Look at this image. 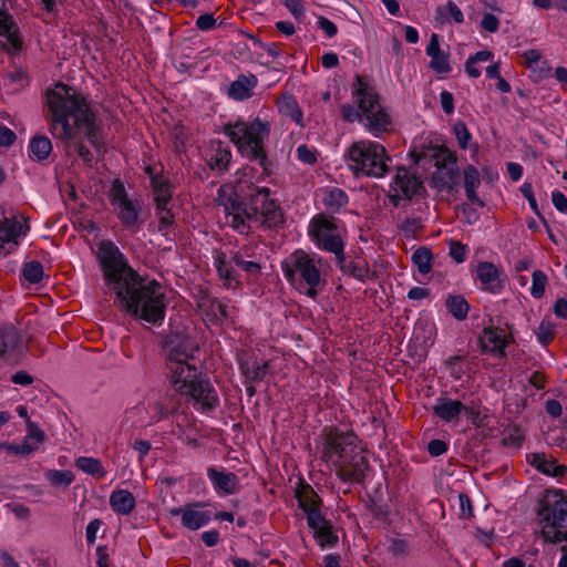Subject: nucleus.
Masks as SVG:
<instances>
[{
    "instance_id": "nucleus-53",
    "label": "nucleus",
    "mask_w": 567,
    "mask_h": 567,
    "mask_svg": "<svg viewBox=\"0 0 567 567\" xmlns=\"http://www.w3.org/2000/svg\"><path fill=\"white\" fill-rule=\"evenodd\" d=\"M2 37L6 38V40H7V44H6L4 49L9 53L14 54L21 50L22 40L19 34V28L13 29L12 32L7 33Z\"/></svg>"
},
{
    "instance_id": "nucleus-17",
    "label": "nucleus",
    "mask_w": 567,
    "mask_h": 567,
    "mask_svg": "<svg viewBox=\"0 0 567 567\" xmlns=\"http://www.w3.org/2000/svg\"><path fill=\"white\" fill-rule=\"evenodd\" d=\"M238 365L247 383L262 382L269 372L270 362L259 361L257 355L250 351H243L238 354Z\"/></svg>"
},
{
    "instance_id": "nucleus-22",
    "label": "nucleus",
    "mask_w": 567,
    "mask_h": 567,
    "mask_svg": "<svg viewBox=\"0 0 567 567\" xmlns=\"http://www.w3.org/2000/svg\"><path fill=\"white\" fill-rule=\"evenodd\" d=\"M391 188L394 192H400L405 199L410 200L423 189V183L419 177L410 174L405 167H399Z\"/></svg>"
},
{
    "instance_id": "nucleus-9",
    "label": "nucleus",
    "mask_w": 567,
    "mask_h": 567,
    "mask_svg": "<svg viewBox=\"0 0 567 567\" xmlns=\"http://www.w3.org/2000/svg\"><path fill=\"white\" fill-rule=\"evenodd\" d=\"M338 221L333 216L317 214L310 221L309 236L319 249L333 254L336 259H341L344 241Z\"/></svg>"
},
{
    "instance_id": "nucleus-10",
    "label": "nucleus",
    "mask_w": 567,
    "mask_h": 567,
    "mask_svg": "<svg viewBox=\"0 0 567 567\" xmlns=\"http://www.w3.org/2000/svg\"><path fill=\"white\" fill-rule=\"evenodd\" d=\"M214 265L219 278L227 288H237L240 286V276L235 267H240L249 277L261 275V266L255 261H247L239 251H230L227 255L223 250H216Z\"/></svg>"
},
{
    "instance_id": "nucleus-21",
    "label": "nucleus",
    "mask_w": 567,
    "mask_h": 567,
    "mask_svg": "<svg viewBox=\"0 0 567 567\" xmlns=\"http://www.w3.org/2000/svg\"><path fill=\"white\" fill-rule=\"evenodd\" d=\"M166 367L169 370V382L178 394L198 375L195 367H192L188 361H178V363L167 361Z\"/></svg>"
},
{
    "instance_id": "nucleus-42",
    "label": "nucleus",
    "mask_w": 567,
    "mask_h": 567,
    "mask_svg": "<svg viewBox=\"0 0 567 567\" xmlns=\"http://www.w3.org/2000/svg\"><path fill=\"white\" fill-rule=\"evenodd\" d=\"M75 465L79 470L86 474L104 477L106 471L104 470L102 462L99 458L81 456L75 461Z\"/></svg>"
},
{
    "instance_id": "nucleus-26",
    "label": "nucleus",
    "mask_w": 567,
    "mask_h": 567,
    "mask_svg": "<svg viewBox=\"0 0 567 567\" xmlns=\"http://www.w3.org/2000/svg\"><path fill=\"white\" fill-rule=\"evenodd\" d=\"M258 80L256 75H239L236 81H234L229 89L228 95L237 101H244L249 99L252 95L254 89L257 86Z\"/></svg>"
},
{
    "instance_id": "nucleus-34",
    "label": "nucleus",
    "mask_w": 567,
    "mask_h": 567,
    "mask_svg": "<svg viewBox=\"0 0 567 567\" xmlns=\"http://www.w3.org/2000/svg\"><path fill=\"white\" fill-rule=\"evenodd\" d=\"M280 113L302 126V111L292 94H284L278 101Z\"/></svg>"
},
{
    "instance_id": "nucleus-11",
    "label": "nucleus",
    "mask_w": 567,
    "mask_h": 567,
    "mask_svg": "<svg viewBox=\"0 0 567 567\" xmlns=\"http://www.w3.org/2000/svg\"><path fill=\"white\" fill-rule=\"evenodd\" d=\"M223 188L218 190V198L224 206L227 218H230V226L240 234H249V221L258 218L256 207L251 205V194L248 200L233 190L227 196L221 197Z\"/></svg>"
},
{
    "instance_id": "nucleus-56",
    "label": "nucleus",
    "mask_w": 567,
    "mask_h": 567,
    "mask_svg": "<svg viewBox=\"0 0 567 567\" xmlns=\"http://www.w3.org/2000/svg\"><path fill=\"white\" fill-rule=\"evenodd\" d=\"M307 523L309 528L312 529L313 535L327 527L329 524H331L328 519H326L320 512H312L311 514L307 515Z\"/></svg>"
},
{
    "instance_id": "nucleus-43",
    "label": "nucleus",
    "mask_w": 567,
    "mask_h": 567,
    "mask_svg": "<svg viewBox=\"0 0 567 567\" xmlns=\"http://www.w3.org/2000/svg\"><path fill=\"white\" fill-rule=\"evenodd\" d=\"M47 481L54 487H69L74 481V474L69 470H48L44 473Z\"/></svg>"
},
{
    "instance_id": "nucleus-60",
    "label": "nucleus",
    "mask_w": 567,
    "mask_h": 567,
    "mask_svg": "<svg viewBox=\"0 0 567 567\" xmlns=\"http://www.w3.org/2000/svg\"><path fill=\"white\" fill-rule=\"evenodd\" d=\"M297 157L300 162L308 165H313L317 163L316 151L309 148L306 144L297 147Z\"/></svg>"
},
{
    "instance_id": "nucleus-30",
    "label": "nucleus",
    "mask_w": 567,
    "mask_h": 567,
    "mask_svg": "<svg viewBox=\"0 0 567 567\" xmlns=\"http://www.w3.org/2000/svg\"><path fill=\"white\" fill-rule=\"evenodd\" d=\"M135 497L127 489L113 491L110 496V505L112 509L121 515H128L135 507Z\"/></svg>"
},
{
    "instance_id": "nucleus-15",
    "label": "nucleus",
    "mask_w": 567,
    "mask_h": 567,
    "mask_svg": "<svg viewBox=\"0 0 567 567\" xmlns=\"http://www.w3.org/2000/svg\"><path fill=\"white\" fill-rule=\"evenodd\" d=\"M23 223L16 216L3 217L0 220V256L7 257L16 251L19 246V237L30 230L28 218L21 216Z\"/></svg>"
},
{
    "instance_id": "nucleus-29",
    "label": "nucleus",
    "mask_w": 567,
    "mask_h": 567,
    "mask_svg": "<svg viewBox=\"0 0 567 567\" xmlns=\"http://www.w3.org/2000/svg\"><path fill=\"white\" fill-rule=\"evenodd\" d=\"M465 405L458 400L440 398L433 406L434 414L445 422L458 419Z\"/></svg>"
},
{
    "instance_id": "nucleus-38",
    "label": "nucleus",
    "mask_w": 567,
    "mask_h": 567,
    "mask_svg": "<svg viewBox=\"0 0 567 567\" xmlns=\"http://www.w3.org/2000/svg\"><path fill=\"white\" fill-rule=\"evenodd\" d=\"M445 306H446L449 312L456 320L466 319L468 311H470L468 302L461 295H450L445 300Z\"/></svg>"
},
{
    "instance_id": "nucleus-5",
    "label": "nucleus",
    "mask_w": 567,
    "mask_h": 567,
    "mask_svg": "<svg viewBox=\"0 0 567 567\" xmlns=\"http://www.w3.org/2000/svg\"><path fill=\"white\" fill-rule=\"evenodd\" d=\"M223 132L229 137L243 157L257 162L264 174L270 175V162L265 148V141L268 140L270 134L269 122L259 117L249 123L237 120L234 123L225 124Z\"/></svg>"
},
{
    "instance_id": "nucleus-57",
    "label": "nucleus",
    "mask_w": 567,
    "mask_h": 567,
    "mask_svg": "<svg viewBox=\"0 0 567 567\" xmlns=\"http://www.w3.org/2000/svg\"><path fill=\"white\" fill-rule=\"evenodd\" d=\"M458 506H460V518L468 519L474 516L473 505L470 496L465 493H460L457 495Z\"/></svg>"
},
{
    "instance_id": "nucleus-33",
    "label": "nucleus",
    "mask_w": 567,
    "mask_h": 567,
    "mask_svg": "<svg viewBox=\"0 0 567 567\" xmlns=\"http://www.w3.org/2000/svg\"><path fill=\"white\" fill-rule=\"evenodd\" d=\"M30 158L37 162L45 161L52 152V142L49 137L37 134L34 135L28 146Z\"/></svg>"
},
{
    "instance_id": "nucleus-50",
    "label": "nucleus",
    "mask_w": 567,
    "mask_h": 567,
    "mask_svg": "<svg viewBox=\"0 0 567 567\" xmlns=\"http://www.w3.org/2000/svg\"><path fill=\"white\" fill-rule=\"evenodd\" d=\"M453 131L456 136L458 146L462 150H466L468 147L470 141L472 140V134L467 130L466 124L463 121H457L454 124Z\"/></svg>"
},
{
    "instance_id": "nucleus-28",
    "label": "nucleus",
    "mask_w": 567,
    "mask_h": 567,
    "mask_svg": "<svg viewBox=\"0 0 567 567\" xmlns=\"http://www.w3.org/2000/svg\"><path fill=\"white\" fill-rule=\"evenodd\" d=\"M464 188L467 199L480 207H484V202L478 197L476 189L481 185V176L478 169L474 165H467L463 169Z\"/></svg>"
},
{
    "instance_id": "nucleus-59",
    "label": "nucleus",
    "mask_w": 567,
    "mask_h": 567,
    "mask_svg": "<svg viewBox=\"0 0 567 567\" xmlns=\"http://www.w3.org/2000/svg\"><path fill=\"white\" fill-rule=\"evenodd\" d=\"M467 248L460 241H450V256L457 264H462L465 260Z\"/></svg>"
},
{
    "instance_id": "nucleus-19",
    "label": "nucleus",
    "mask_w": 567,
    "mask_h": 567,
    "mask_svg": "<svg viewBox=\"0 0 567 567\" xmlns=\"http://www.w3.org/2000/svg\"><path fill=\"white\" fill-rule=\"evenodd\" d=\"M476 278L481 282V289L484 291L497 295L504 289L502 271L493 262L480 261L476 266Z\"/></svg>"
},
{
    "instance_id": "nucleus-37",
    "label": "nucleus",
    "mask_w": 567,
    "mask_h": 567,
    "mask_svg": "<svg viewBox=\"0 0 567 567\" xmlns=\"http://www.w3.org/2000/svg\"><path fill=\"white\" fill-rule=\"evenodd\" d=\"M116 206L118 208V218L125 227H131L136 224L141 209L137 202L127 199Z\"/></svg>"
},
{
    "instance_id": "nucleus-63",
    "label": "nucleus",
    "mask_w": 567,
    "mask_h": 567,
    "mask_svg": "<svg viewBox=\"0 0 567 567\" xmlns=\"http://www.w3.org/2000/svg\"><path fill=\"white\" fill-rule=\"evenodd\" d=\"M28 430H27V436H29V440L34 441L35 444H40L44 441L45 433L42 429H40L35 423L28 420Z\"/></svg>"
},
{
    "instance_id": "nucleus-44",
    "label": "nucleus",
    "mask_w": 567,
    "mask_h": 567,
    "mask_svg": "<svg viewBox=\"0 0 567 567\" xmlns=\"http://www.w3.org/2000/svg\"><path fill=\"white\" fill-rule=\"evenodd\" d=\"M436 14V18L442 19V22L453 20L456 23H462L464 21L463 12L453 1H449L444 7H439Z\"/></svg>"
},
{
    "instance_id": "nucleus-2",
    "label": "nucleus",
    "mask_w": 567,
    "mask_h": 567,
    "mask_svg": "<svg viewBox=\"0 0 567 567\" xmlns=\"http://www.w3.org/2000/svg\"><path fill=\"white\" fill-rule=\"evenodd\" d=\"M45 97L50 133L62 142H73L78 155L91 166L94 156L82 138H86L96 153H101L105 144L96 112L81 92L62 82L48 90Z\"/></svg>"
},
{
    "instance_id": "nucleus-58",
    "label": "nucleus",
    "mask_w": 567,
    "mask_h": 567,
    "mask_svg": "<svg viewBox=\"0 0 567 567\" xmlns=\"http://www.w3.org/2000/svg\"><path fill=\"white\" fill-rule=\"evenodd\" d=\"M18 28L13 16L7 10H0V37L12 32L13 29Z\"/></svg>"
},
{
    "instance_id": "nucleus-64",
    "label": "nucleus",
    "mask_w": 567,
    "mask_h": 567,
    "mask_svg": "<svg viewBox=\"0 0 567 567\" xmlns=\"http://www.w3.org/2000/svg\"><path fill=\"white\" fill-rule=\"evenodd\" d=\"M216 25V20L212 13H205L197 18L196 27L202 31L213 30Z\"/></svg>"
},
{
    "instance_id": "nucleus-62",
    "label": "nucleus",
    "mask_w": 567,
    "mask_h": 567,
    "mask_svg": "<svg viewBox=\"0 0 567 567\" xmlns=\"http://www.w3.org/2000/svg\"><path fill=\"white\" fill-rule=\"evenodd\" d=\"M389 551L394 556L405 557L409 554V546L404 539L394 538L391 540Z\"/></svg>"
},
{
    "instance_id": "nucleus-3",
    "label": "nucleus",
    "mask_w": 567,
    "mask_h": 567,
    "mask_svg": "<svg viewBox=\"0 0 567 567\" xmlns=\"http://www.w3.org/2000/svg\"><path fill=\"white\" fill-rule=\"evenodd\" d=\"M322 458L336 466L342 482L362 484L370 468L369 460L353 431L331 427L323 434Z\"/></svg>"
},
{
    "instance_id": "nucleus-12",
    "label": "nucleus",
    "mask_w": 567,
    "mask_h": 567,
    "mask_svg": "<svg viewBox=\"0 0 567 567\" xmlns=\"http://www.w3.org/2000/svg\"><path fill=\"white\" fill-rule=\"evenodd\" d=\"M431 151L430 156L435 159L436 167L431 184L439 190L452 193L460 179L456 155L444 146H437Z\"/></svg>"
},
{
    "instance_id": "nucleus-41",
    "label": "nucleus",
    "mask_w": 567,
    "mask_h": 567,
    "mask_svg": "<svg viewBox=\"0 0 567 567\" xmlns=\"http://www.w3.org/2000/svg\"><path fill=\"white\" fill-rule=\"evenodd\" d=\"M413 264L422 275H426L432 270L433 254L427 247H419L411 257Z\"/></svg>"
},
{
    "instance_id": "nucleus-52",
    "label": "nucleus",
    "mask_w": 567,
    "mask_h": 567,
    "mask_svg": "<svg viewBox=\"0 0 567 567\" xmlns=\"http://www.w3.org/2000/svg\"><path fill=\"white\" fill-rule=\"evenodd\" d=\"M2 37L6 38V40H7V44H6L4 49L9 53L14 54L21 50L22 40L19 34V28L13 29L12 32L7 33Z\"/></svg>"
},
{
    "instance_id": "nucleus-31",
    "label": "nucleus",
    "mask_w": 567,
    "mask_h": 567,
    "mask_svg": "<svg viewBox=\"0 0 567 567\" xmlns=\"http://www.w3.org/2000/svg\"><path fill=\"white\" fill-rule=\"evenodd\" d=\"M337 265L340 267L343 274L352 276L353 278L364 281L369 278L370 268L369 265L363 260H346L344 249L341 254V259H336Z\"/></svg>"
},
{
    "instance_id": "nucleus-20",
    "label": "nucleus",
    "mask_w": 567,
    "mask_h": 567,
    "mask_svg": "<svg viewBox=\"0 0 567 567\" xmlns=\"http://www.w3.org/2000/svg\"><path fill=\"white\" fill-rule=\"evenodd\" d=\"M230 150L221 141H212L205 154V161L212 171L219 174L228 171L231 159Z\"/></svg>"
},
{
    "instance_id": "nucleus-24",
    "label": "nucleus",
    "mask_w": 567,
    "mask_h": 567,
    "mask_svg": "<svg viewBox=\"0 0 567 567\" xmlns=\"http://www.w3.org/2000/svg\"><path fill=\"white\" fill-rule=\"evenodd\" d=\"M426 54L431 58L430 68L436 73H449L452 70L450 53L440 49L439 34L432 33L426 47Z\"/></svg>"
},
{
    "instance_id": "nucleus-55",
    "label": "nucleus",
    "mask_w": 567,
    "mask_h": 567,
    "mask_svg": "<svg viewBox=\"0 0 567 567\" xmlns=\"http://www.w3.org/2000/svg\"><path fill=\"white\" fill-rule=\"evenodd\" d=\"M537 339L543 346H547L554 340L555 332L550 322L543 321L537 329Z\"/></svg>"
},
{
    "instance_id": "nucleus-54",
    "label": "nucleus",
    "mask_w": 567,
    "mask_h": 567,
    "mask_svg": "<svg viewBox=\"0 0 567 567\" xmlns=\"http://www.w3.org/2000/svg\"><path fill=\"white\" fill-rule=\"evenodd\" d=\"M151 410L153 411V415H152V421L153 422H158L163 419H166L168 417L169 415H173V409L172 408H167L166 405H164V403L162 402V400H157L155 402H153L151 405H150Z\"/></svg>"
},
{
    "instance_id": "nucleus-46",
    "label": "nucleus",
    "mask_w": 567,
    "mask_h": 567,
    "mask_svg": "<svg viewBox=\"0 0 567 567\" xmlns=\"http://www.w3.org/2000/svg\"><path fill=\"white\" fill-rule=\"evenodd\" d=\"M547 281L548 278L544 271L535 270L532 276L530 295L536 299L542 298L545 293Z\"/></svg>"
},
{
    "instance_id": "nucleus-7",
    "label": "nucleus",
    "mask_w": 567,
    "mask_h": 567,
    "mask_svg": "<svg viewBox=\"0 0 567 567\" xmlns=\"http://www.w3.org/2000/svg\"><path fill=\"white\" fill-rule=\"evenodd\" d=\"M347 158L349 167L355 176L380 178L390 172L388 155L383 145L371 141H358L351 144Z\"/></svg>"
},
{
    "instance_id": "nucleus-49",
    "label": "nucleus",
    "mask_w": 567,
    "mask_h": 567,
    "mask_svg": "<svg viewBox=\"0 0 567 567\" xmlns=\"http://www.w3.org/2000/svg\"><path fill=\"white\" fill-rule=\"evenodd\" d=\"M109 199L111 205L116 206L127 199V193L124 184L120 179H114L110 189Z\"/></svg>"
},
{
    "instance_id": "nucleus-1",
    "label": "nucleus",
    "mask_w": 567,
    "mask_h": 567,
    "mask_svg": "<svg viewBox=\"0 0 567 567\" xmlns=\"http://www.w3.org/2000/svg\"><path fill=\"white\" fill-rule=\"evenodd\" d=\"M99 249L105 284L116 295L120 308L136 319L162 324L166 305L161 285L142 278L114 243L104 240Z\"/></svg>"
},
{
    "instance_id": "nucleus-61",
    "label": "nucleus",
    "mask_w": 567,
    "mask_h": 567,
    "mask_svg": "<svg viewBox=\"0 0 567 567\" xmlns=\"http://www.w3.org/2000/svg\"><path fill=\"white\" fill-rule=\"evenodd\" d=\"M520 193L522 195L528 200V204L530 206V208L533 209V212L537 215V216H540V212H539V208H538V205H537V202H536V198L534 196V193H533V186L530 183L528 182H525L522 186H520Z\"/></svg>"
},
{
    "instance_id": "nucleus-39",
    "label": "nucleus",
    "mask_w": 567,
    "mask_h": 567,
    "mask_svg": "<svg viewBox=\"0 0 567 567\" xmlns=\"http://www.w3.org/2000/svg\"><path fill=\"white\" fill-rule=\"evenodd\" d=\"M152 188L154 193V202L157 206L159 204H169L172 199L171 184L162 176H152Z\"/></svg>"
},
{
    "instance_id": "nucleus-25",
    "label": "nucleus",
    "mask_w": 567,
    "mask_h": 567,
    "mask_svg": "<svg viewBox=\"0 0 567 567\" xmlns=\"http://www.w3.org/2000/svg\"><path fill=\"white\" fill-rule=\"evenodd\" d=\"M527 462L538 472L548 476L564 477L567 474L566 465L557 464L555 458H547L545 453L528 454Z\"/></svg>"
},
{
    "instance_id": "nucleus-8",
    "label": "nucleus",
    "mask_w": 567,
    "mask_h": 567,
    "mask_svg": "<svg viewBox=\"0 0 567 567\" xmlns=\"http://www.w3.org/2000/svg\"><path fill=\"white\" fill-rule=\"evenodd\" d=\"M538 516L543 523V537L553 543L567 539V495L561 491H547L540 501Z\"/></svg>"
},
{
    "instance_id": "nucleus-6",
    "label": "nucleus",
    "mask_w": 567,
    "mask_h": 567,
    "mask_svg": "<svg viewBox=\"0 0 567 567\" xmlns=\"http://www.w3.org/2000/svg\"><path fill=\"white\" fill-rule=\"evenodd\" d=\"M321 257L297 249L281 261V270L289 285L298 292L316 299L324 287Z\"/></svg>"
},
{
    "instance_id": "nucleus-14",
    "label": "nucleus",
    "mask_w": 567,
    "mask_h": 567,
    "mask_svg": "<svg viewBox=\"0 0 567 567\" xmlns=\"http://www.w3.org/2000/svg\"><path fill=\"white\" fill-rule=\"evenodd\" d=\"M163 349L166 353V361L177 362L189 361L198 351V343L194 338L184 331H172L163 342Z\"/></svg>"
},
{
    "instance_id": "nucleus-27",
    "label": "nucleus",
    "mask_w": 567,
    "mask_h": 567,
    "mask_svg": "<svg viewBox=\"0 0 567 567\" xmlns=\"http://www.w3.org/2000/svg\"><path fill=\"white\" fill-rule=\"evenodd\" d=\"M207 475L216 489H219L227 495L235 493L238 484V477L235 473H227L218 471L215 467H208Z\"/></svg>"
},
{
    "instance_id": "nucleus-48",
    "label": "nucleus",
    "mask_w": 567,
    "mask_h": 567,
    "mask_svg": "<svg viewBox=\"0 0 567 567\" xmlns=\"http://www.w3.org/2000/svg\"><path fill=\"white\" fill-rule=\"evenodd\" d=\"M313 537L321 547H333L338 543V536L333 533L331 524L317 532Z\"/></svg>"
},
{
    "instance_id": "nucleus-35",
    "label": "nucleus",
    "mask_w": 567,
    "mask_h": 567,
    "mask_svg": "<svg viewBox=\"0 0 567 567\" xmlns=\"http://www.w3.org/2000/svg\"><path fill=\"white\" fill-rule=\"evenodd\" d=\"M199 307L206 309L207 315L213 316V321L223 322L229 318L228 307L217 298L206 297L200 302Z\"/></svg>"
},
{
    "instance_id": "nucleus-13",
    "label": "nucleus",
    "mask_w": 567,
    "mask_h": 567,
    "mask_svg": "<svg viewBox=\"0 0 567 567\" xmlns=\"http://www.w3.org/2000/svg\"><path fill=\"white\" fill-rule=\"evenodd\" d=\"M251 193V205L256 207L258 218L254 219L261 227L279 228L285 224L284 213L277 202L270 198L268 187H255Z\"/></svg>"
},
{
    "instance_id": "nucleus-16",
    "label": "nucleus",
    "mask_w": 567,
    "mask_h": 567,
    "mask_svg": "<svg viewBox=\"0 0 567 567\" xmlns=\"http://www.w3.org/2000/svg\"><path fill=\"white\" fill-rule=\"evenodd\" d=\"M181 395L190 396L195 403L200 405V410L204 412L213 411L219 405L217 391L210 380L203 374H198L187 384V388L181 392Z\"/></svg>"
},
{
    "instance_id": "nucleus-18",
    "label": "nucleus",
    "mask_w": 567,
    "mask_h": 567,
    "mask_svg": "<svg viewBox=\"0 0 567 567\" xmlns=\"http://www.w3.org/2000/svg\"><path fill=\"white\" fill-rule=\"evenodd\" d=\"M171 516H182V525L190 530H197L207 525L212 518L208 511H204L200 503L186 504L183 507L169 509Z\"/></svg>"
},
{
    "instance_id": "nucleus-45",
    "label": "nucleus",
    "mask_w": 567,
    "mask_h": 567,
    "mask_svg": "<svg viewBox=\"0 0 567 567\" xmlns=\"http://www.w3.org/2000/svg\"><path fill=\"white\" fill-rule=\"evenodd\" d=\"M22 276L30 284H39L43 278L42 264L35 260L24 264Z\"/></svg>"
},
{
    "instance_id": "nucleus-51",
    "label": "nucleus",
    "mask_w": 567,
    "mask_h": 567,
    "mask_svg": "<svg viewBox=\"0 0 567 567\" xmlns=\"http://www.w3.org/2000/svg\"><path fill=\"white\" fill-rule=\"evenodd\" d=\"M422 228V219L419 217L404 219L399 229L404 234L405 237H414L416 231Z\"/></svg>"
},
{
    "instance_id": "nucleus-4",
    "label": "nucleus",
    "mask_w": 567,
    "mask_h": 567,
    "mask_svg": "<svg viewBox=\"0 0 567 567\" xmlns=\"http://www.w3.org/2000/svg\"><path fill=\"white\" fill-rule=\"evenodd\" d=\"M352 96L357 107L350 104L341 106L344 121L353 123L364 122L368 130L374 135L385 132L391 125V117L380 104V96L362 75L357 74L352 84Z\"/></svg>"
},
{
    "instance_id": "nucleus-40",
    "label": "nucleus",
    "mask_w": 567,
    "mask_h": 567,
    "mask_svg": "<svg viewBox=\"0 0 567 567\" xmlns=\"http://www.w3.org/2000/svg\"><path fill=\"white\" fill-rule=\"evenodd\" d=\"M21 337L13 327L0 329V357H3L8 350H14L19 347Z\"/></svg>"
},
{
    "instance_id": "nucleus-32",
    "label": "nucleus",
    "mask_w": 567,
    "mask_h": 567,
    "mask_svg": "<svg viewBox=\"0 0 567 567\" xmlns=\"http://www.w3.org/2000/svg\"><path fill=\"white\" fill-rule=\"evenodd\" d=\"M296 497L298 499L299 506L305 511L307 515L312 512H320L319 505L321 503L320 497L313 491V488L303 484L296 489Z\"/></svg>"
},
{
    "instance_id": "nucleus-23",
    "label": "nucleus",
    "mask_w": 567,
    "mask_h": 567,
    "mask_svg": "<svg viewBox=\"0 0 567 567\" xmlns=\"http://www.w3.org/2000/svg\"><path fill=\"white\" fill-rule=\"evenodd\" d=\"M481 348L485 352L505 355L506 333L503 329L497 327H486L483 329L478 338Z\"/></svg>"
},
{
    "instance_id": "nucleus-47",
    "label": "nucleus",
    "mask_w": 567,
    "mask_h": 567,
    "mask_svg": "<svg viewBox=\"0 0 567 567\" xmlns=\"http://www.w3.org/2000/svg\"><path fill=\"white\" fill-rule=\"evenodd\" d=\"M156 214L158 217V230L164 231L168 227L174 224L175 216L171 208H168V204H159L156 205Z\"/></svg>"
},
{
    "instance_id": "nucleus-36",
    "label": "nucleus",
    "mask_w": 567,
    "mask_h": 567,
    "mask_svg": "<svg viewBox=\"0 0 567 567\" xmlns=\"http://www.w3.org/2000/svg\"><path fill=\"white\" fill-rule=\"evenodd\" d=\"M322 203L330 213L336 214L347 205L348 195L340 188L328 189L324 192Z\"/></svg>"
}]
</instances>
